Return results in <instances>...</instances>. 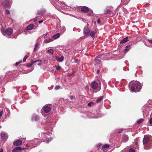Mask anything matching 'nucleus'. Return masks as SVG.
Instances as JSON below:
<instances>
[{
    "instance_id": "obj_52",
    "label": "nucleus",
    "mask_w": 152,
    "mask_h": 152,
    "mask_svg": "<svg viewBox=\"0 0 152 152\" xmlns=\"http://www.w3.org/2000/svg\"><path fill=\"white\" fill-rule=\"evenodd\" d=\"M100 72V70H97V74H98Z\"/></svg>"
},
{
    "instance_id": "obj_12",
    "label": "nucleus",
    "mask_w": 152,
    "mask_h": 152,
    "mask_svg": "<svg viewBox=\"0 0 152 152\" xmlns=\"http://www.w3.org/2000/svg\"><path fill=\"white\" fill-rule=\"evenodd\" d=\"M152 148V143H149L147 145L144 146V148L145 149H149Z\"/></svg>"
},
{
    "instance_id": "obj_5",
    "label": "nucleus",
    "mask_w": 152,
    "mask_h": 152,
    "mask_svg": "<svg viewBox=\"0 0 152 152\" xmlns=\"http://www.w3.org/2000/svg\"><path fill=\"white\" fill-rule=\"evenodd\" d=\"M1 137L2 138V140L4 142L8 138V135L6 133L2 132L1 133Z\"/></svg>"
},
{
    "instance_id": "obj_16",
    "label": "nucleus",
    "mask_w": 152,
    "mask_h": 152,
    "mask_svg": "<svg viewBox=\"0 0 152 152\" xmlns=\"http://www.w3.org/2000/svg\"><path fill=\"white\" fill-rule=\"evenodd\" d=\"M64 56H61V57H59L58 56H56V60L59 62L62 61L64 59Z\"/></svg>"
},
{
    "instance_id": "obj_33",
    "label": "nucleus",
    "mask_w": 152,
    "mask_h": 152,
    "mask_svg": "<svg viewBox=\"0 0 152 152\" xmlns=\"http://www.w3.org/2000/svg\"><path fill=\"white\" fill-rule=\"evenodd\" d=\"M110 11L109 9H107L104 12L105 13H110Z\"/></svg>"
},
{
    "instance_id": "obj_44",
    "label": "nucleus",
    "mask_w": 152,
    "mask_h": 152,
    "mask_svg": "<svg viewBox=\"0 0 152 152\" xmlns=\"http://www.w3.org/2000/svg\"><path fill=\"white\" fill-rule=\"evenodd\" d=\"M21 62V61L20 62H17V63H15V66H17V65H18Z\"/></svg>"
},
{
    "instance_id": "obj_20",
    "label": "nucleus",
    "mask_w": 152,
    "mask_h": 152,
    "mask_svg": "<svg viewBox=\"0 0 152 152\" xmlns=\"http://www.w3.org/2000/svg\"><path fill=\"white\" fill-rule=\"evenodd\" d=\"M53 38H51L48 39H46L44 41V42H45L46 43H48L51 42L53 41Z\"/></svg>"
},
{
    "instance_id": "obj_27",
    "label": "nucleus",
    "mask_w": 152,
    "mask_h": 152,
    "mask_svg": "<svg viewBox=\"0 0 152 152\" xmlns=\"http://www.w3.org/2000/svg\"><path fill=\"white\" fill-rule=\"evenodd\" d=\"M129 47H130L129 45H127V46H126V48L125 49H124V52L126 53V52H127L128 51H129V49H128V48H129Z\"/></svg>"
},
{
    "instance_id": "obj_22",
    "label": "nucleus",
    "mask_w": 152,
    "mask_h": 152,
    "mask_svg": "<svg viewBox=\"0 0 152 152\" xmlns=\"http://www.w3.org/2000/svg\"><path fill=\"white\" fill-rule=\"evenodd\" d=\"M122 138L125 142H127L128 140V137L126 135L123 136Z\"/></svg>"
},
{
    "instance_id": "obj_53",
    "label": "nucleus",
    "mask_w": 152,
    "mask_h": 152,
    "mask_svg": "<svg viewBox=\"0 0 152 152\" xmlns=\"http://www.w3.org/2000/svg\"><path fill=\"white\" fill-rule=\"evenodd\" d=\"M37 19L36 18H35V19H34V21H37Z\"/></svg>"
},
{
    "instance_id": "obj_49",
    "label": "nucleus",
    "mask_w": 152,
    "mask_h": 152,
    "mask_svg": "<svg viewBox=\"0 0 152 152\" xmlns=\"http://www.w3.org/2000/svg\"><path fill=\"white\" fill-rule=\"evenodd\" d=\"M43 22V20H41L40 21H38V22L39 23H42Z\"/></svg>"
},
{
    "instance_id": "obj_39",
    "label": "nucleus",
    "mask_w": 152,
    "mask_h": 152,
    "mask_svg": "<svg viewBox=\"0 0 152 152\" xmlns=\"http://www.w3.org/2000/svg\"><path fill=\"white\" fill-rule=\"evenodd\" d=\"M56 68L58 70H59L61 69V67L60 66H58L56 67Z\"/></svg>"
},
{
    "instance_id": "obj_26",
    "label": "nucleus",
    "mask_w": 152,
    "mask_h": 152,
    "mask_svg": "<svg viewBox=\"0 0 152 152\" xmlns=\"http://www.w3.org/2000/svg\"><path fill=\"white\" fill-rule=\"evenodd\" d=\"M61 31L62 34L64 33L66 31V28L64 26H63L61 29Z\"/></svg>"
},
{
    "instance_id": "obj_11",
    "label": "nucleus",
    "mask_w": 152,
    "mask_h": 152,
    "mask_svg": "<svg viewBox=\"0 0 152 152\" xmlns=\"http://www.w3.org/2000/svg\"><path fill=\"white\" fill-rule=\"evenodd\" d=\"M22 144V142L21 140H17L14 143V145L16 146L20 145Z\"/></svg>"
},
{
    "instance_id": "obj_21",
    "label": "nucleus",
    "mask_w": 152,
    "mask_h": 152,
    "mask_svg": "<svg viewBox=\"0 0 152 152\" xmlns=\"http://www.w3.org/2000/svg\"><path fill=\"white\" fill-rule=\"evenodd\" d=\"M32 61L30 63L28 64L27 65V66L29 68L30 67H31V66L33 64L35 63L36 61Z\"/></svg>"
},
{
    "instance_id": "obj_13",
    "label": "nucleus",
    "mask_w": 152,
    "mask_h": 152,
    "mask_svg": "<svg viewBox=\"0 0 152 152\" xmlns=\"http://www.w3.org/2000/svg\"><path fill=\"white\" fill-rule=\"evenodd\" d=\"M89 8L86 6H84L82 7L81 11L83 12H87L89 11Z\"/></svg>"
},
{
    "instance_id": "obj_42",
    "label": "nucleus",
    "mask_w": 152,
    "mask_h": 152,
    "mask_svg": "<svg viewBox=\"0 0 152 152\" xmlns=\"http://www.w3.org/2000/svg\"><path fill=\"white\" fill-rule=\"evenodd\" d=\"M69 98L71 100H73L74 98V97L72 96H71L69 97Z\"/></svg>"
},
{
    "instance_id": "obj_46",
    "label": "nucleus",
    "mask_w": 152,
    "mask_h": 152,
    "mask_svg": "<svg viewBox=\"0 0 152 152\" xmlns=\"http://www.w3.org/2000/svg\"><path fill=\"white\" fill-rule=\"evenodd\" d=\"M85 89L86 91L88 90V86H86L85 87Z\"/></svg>"
},
{
    "instance_id": "obj_14",
    "label": "nucleus",
    "mask_w": 152,
    "mask_h": 152,
    "mask_svg": "<svg viewBox=\"0 0 152 152\" xmlns=\"http://www.w3.org/2000/svg\"><path fill=\"white\" fill-rule=\"evenodd\" d=\"M129 41L128 37H127L123 39L120 42V44L124 43Z\"/></svg>"
},
{
    "instance_id": "obj_15",
    "label": "nucleus",
    "mask_w": 152,
    "mask_h": 152,
    "mask_svg": "<svg viewBox=\"0 0 152 152\" xmlns=\"http://www.w3.org/2000/svg\"><path fill=\"white\" fill-rule=\"evenodd\" d=\"M39 45L38 42H37L35 45V47L34 49V51L35 52L38 50L39 47Z\"/></svg>"
},
{
    "instance_id": "obj_43",
    "label": "nucleus",
    "mask_w": 152,
    "mask_h": 152,
    "mask_svg": "<svg viewBox=\"0 0 152 152\" xmlns=\"http://www.w3.org/2000/svg\"><path fill=\"white\" fill-rule=\"evenodd\" d=\"M123 129H119L118 131V133H120V132H121L122 131H123Z\"/></svg>"
},
{
    "instance_id": "obj_50",
    "label": "nucleus",
    "mask_w": 152,
    "mask_h": 152,
    "mask_svg": "<svg viewBox=\"0 0 152 152\" xmlns=\"http://www.w3.org/2000/svg\"><path fill=\"white\" fill-rule=\"evenodd\" d=\"M3 150L2 149H0V152H2Z\"/></svg>"
},
{
    "instance_id": "obj_2",
    "label": "nucleus",
    "mask_w": 152,
    "mask_h": 152,
    "mask_svg": "<svg viewBox=\"0 0 152 152\" xmlns=\"http://www.w3.org/2000/svg\"><path fill=\"white\" fill-rule=\"evenodd\" d=\"M140 88V83L135 82L133 83L130 89L132 92H137L139 91Z\"/></svg>"
},
{
    "instance_id": "obj_36",
    "label": "nucleus",
    "mask_w": 152,
    "mask_h": 152,
    "mask_svg": "<svg viewBox=\"0 0 152 152\" xmlns=\"http://www.w3.org/2000/svg\"><path fill=\"white\" fill-rule=\"evenodd\" d=\"M48 34V33H46L45 34H44L42 35V37H46Z\"/></svg>"
},
{
    "instance_id": "obj_34",
    "label": "nucleus",
    "mask_w": 152,
    "mask_h": 152,
    "mask_svg": "<svg viewBox=\"0 0 152 152\" xmlns=\"http://www.w3.org/2000/svg\"><path fill=\"white\" fill-rule=\"evenodd\" d=\"M60 87V86L59 85L56 86L55 87V89L56 90H58V89Z\"/></svg>"
},
{
    "instance_id": "obj_47",
    "label": "nucleus",
    "mask_w": 152,
    "mask_h": 152,
    "mask_svg": "<svg viewBox=\"0 0 152 152\" xmlns=\"http://www.w3.org/2000/svg\"><path fill=\"white\" fill-rule=\"evenodd\" d=\"M100 21V20L99 19H98L97 20V23L98 24H99Z\"/></svg>"
},
{
    "instance_id": "obj_45",
    "label": "nucleus",
    "mask_w": 152,
    "mask_h": 152,
    "mask_svg": "<svg viewBox=\"0 0 152 152\" xmlns=\"http://www.w3.org/2000/svg\"><path fill=\"white\" fill-rule=\"evenodd\" d=\"M39 139H36L35 140H34V142H35L34 143H36V142H37L38 141H39Z\"/></svg>"
},
{
    "instance_id": "obj_55",
    "label": "nucleus",
    "mask_w": 152,
    "mask_h": 152,
    "mask_svg": "<svg viewBox=\"0 0 152 152\" xmlns=\"http://www.w3.org/2000/svg\"><path fill=\"white\" fill-rule=\"evenodd\" d=\"M37 145H38L39 144V143L37 142Z\"/></svg>"
},
{
    "instance_id": "obj_28",
    "label": "nucleus",
    "mask_w": 152,
    "mask_h": 152,
    "mask_svg": "<svg viewBox=\"0 0 152 152\" xmlns=\"http://www.w3.org/2000/svg\"><path fill=\"white\" fill-rule=\"evenodd\" d=\"M103 98V97L102 96L99 97L96 100V102H99Z\"/></svg>"
},
{
    "instance_id": "obj_54",
    "label": "nucleus",
    "mask_w": 152,
    "mask_h": 152,
    "mask_svg": "<svg viewBox=\"0 0 152 152\" xmlns=\"http://www.w3.org/2000/svg\"><path fill=\"white\" fill-rule=\"evenodd\" d=\"M88 16H90L91 15V13H88Z\"/></svg>"
},
{
    "instance_id": "obj_8",
    "label": "nucleus",
    "mask_w": 152,
    "mask_h": 152,
    "mask_svg": "<svg viewBox=\"0 0 152 152\" xmlns=\"http://www.w3.org/2000/svg\"><path fill=\"white\" fill-rule=\"evenodd\" d=\"M149 138L148 136H145L143 140V143L144 145L146 144L148 142Z\"/></svg>"
},
{
    "instance_id": "obj_18",
    "label": "nucleus",
    "mask_w": 152,
    "mask_h": 152,
    "mask_svg": "<svg viewBox=\"0 0 152 152\" xmlns=\"http://www.w3.org/2000/svg\"><path fill=\"white\" fill-rule=\"evenodd\" d=\"M39 119V117L37 115H34L32 118V121L34 120L35 121H37Z\"/></svg>"
},
{
    "instance_id": "obj_10",
    "label": "nucleus",
    "mask_w": 152,
    "mask_h": 152,
    "mask_svg": "<svg viewBox=\"0 0 152 152\" xmlns=\"http://www.w3.org/2000/svg\"><path fill=\"white\" fill-rule=\"evenodd\" d=\"M20 147H18L14 148L12 151V152H20L22 149H24Z\"/></svg>"
},
{
    "instance_id": "obj_51",
    "label": "nucleus",
    "mask_w": 152,
    "mask_h": 152,
    "mask_svg": "<svg viewBox=\"0 0 152 152\" xmlns=\"http://www.w3.org/2000/svg\"><path fill=\"white\" fill-rule=\"evenodd\" d=\"M101 144H98V145H97V146L98 147H100V146H101Z\"/></svg>"
},
{
    "instance_id": "obj_4",
    "label": "nucleus",
    "mask_w": 152,
    "mask_h": 152,
    "mask_svg": "<svg viewBox=\"0 0 152 152\" xmlns=\"http://www.w3.org/2000/svg\"><path fill=\"white\" fill-rule=\"evenodd\" d=\"M103 56V54H101V55H99L96 58L95 60L94 63V65L96 66L99 64L100 62V60L99 58H102V57Z\"/></svg>"
},
{
    "instance_id": "obj_1",
    "label": "nucleus",
    "mask_w": 152,
    "mask_h": 152,
    "mask_svg": "<svg viewBox=\"0 0 152 152\" xmlns=\"http://www.w3.org/2000/svg\"><path fill=\"white\" fill-rule=\"evenodd\" d=\"M92 88L96 91V92L99 91L101 89V83L99 81L97 82L93 81L91 85Z\"/></svg>"
},
{
    "instance_id": "obj_17",
    "label": "nucleus",
    "mask_w": 152,
    "mask_h": 152,
    "mask_svg": "<svg viewBox=\"0 0 152 152\" xmlns=\"http://www.w3.org/2000/svg\"><path fill=\"white\" fill-rule=\"evenodd\" d=\"M34 27V25L33 24H30L26 28V29L28 30H31Z\"/></svg>"
},
{
    "instance_id": "obj_58",
    "label": "nucleus",
    "mask_w": 152,
    "mask_h": 152,
    "mask_svg": "<svg viewBox=\"0 0 152 152\" xmlns=\"http://www.w3.org/2000/svg\"><path fill=\"white\" fill-rule=\"evenodd\" d=\"M73 31H74V28L73 29Z\"/></svg>"
},
{
    "instance_id": "obj_7",
    "label": "nucleus",
    "mask_w": 152,
    "mask_h": 152,
    "mask_svg": "<svg viewBox=\"0 0 152 152\" xmlns=\"http://www.w3.org/2000/svg\"><path fill=\"white\" fill-rule=\"evenodd\" d=\"M12 1V0H4L2 4L4 7L7 6Z\"/></svg>"
},
{
    "instance_id": "obj_40",
    "label": "nucleus",
    "mask_w": 152,
    "mask_h": 152,
    "mask_svg": "<svg viewBox=\"0 0 152 152\" xmlns=\"http://www.w3.org/2000/svg\"><path fill=\"white\" fill-rule=\"evenodd\" d=\"M3 114V111H0V119L1 118V116Z\"/></svg>"
},
{
    "instance_id": "obj_9",
    "label": "nucleus",
    "mask_w": 152,
    "mask_h": 152,
    "mask_svg": "<svg viewBox=\"0 0 152 152\" xmlns=\"http://www.w3.org/2000/svg\"><path fill=\"white\" fill-rule=\"evenodd\" d=\"M90 32L89 29L87 28L86 26H85L84 30L83 33L85 35H89V32Z\"/></svg>"
},
{
    "instance_id": "obj_23",
    "label": "nucleus",
    "mask_w": 152,
    "mask_h": 152,
    "mask_svg": "<svg viewBox=\"0 0 152 152\" xmlns=\"http://www.w3.org/2000/svg\"><path fill=\"white\" fill-rule=\"evenodd\" d=\"M151 116H152V114L151 115ZM148 125H149L150 126H152V117H151V118L149 121L148 123Z\"/></svg>"
},
{
    "instance_id": "obj_57",
    "label": "nucleus",
    "mask_w": 152,
    "mask_h": 152,
    "mask_svg": "<svg viewBox=\"0 0 152 152\" xmlns=\"http://www.w3.org/2000/svg\"><path fill=\"white\" fill-rule=\"evenodd\" d=\"M91 12H93V11H92V10H91Z\"/></svg>"
},
{
    "instance_id": "obj_3",
    "label": "nucleus",
    "mask_w": 152,
    "mask_h": 152,
    "mask_svg": "<svg viewBox=\"0 0 152 152\" xmlns=\"http://www.w3.org/2000/svg\"><path fill=\"white\" fill-rule=\"evenodd\" d=\"M1 32L3 35H5L7 34L8 35H11L13 33V29L12 28H9L6 29L4 31L1 29Z\"/></svg>"
},
{
    "instance_id": "obj_6",
    "label": "nucleus",
    "mask_w": 152,
    "mask_h": 152,
    "mask_svg": "<svg viewBox=\"0 0 152 152\" xmlns=\"http://www.w3.org/2000/svg\"><path fill=\"white\" fill-rule=\"evenodd\" d=\"M43 110L45 113H49L51 110V108L50 106H48L47 105H45L43 108Z\"/></svg>"
},
{
    "instance_id": "obj_48",
    "label": "nucleus",
    "mask_w": 152,
    "mask_h": 152,
    "mask_svg": "<svg viewBox=\"0 0 152 152\" xmlns=\"http://www.w3.org/2000/svg\"><path fill=\"white\" fill-rule=\"evenodd\" d=\"M91 104H92V102H89V103H88V105L89 106H91Z\"/></svg>"
},
{
    "instance_id": "obj_41",
    "label": "nucleus",
    "mask_w": 152,
    "mask_h": 152,
    "mask_svg": "<svg viewBox=\"0 0 152 152\" xmlns=\"http://www.w3.org/2000/svg\"><path fill=\"white\" fill-rule=\"evenodd\" d=\"M147 41L151 44H152V40L149 39H148Z\"/></svg>"
},
{
    "instance_id": "obj_37",
    "label": "nucleus",
    "mask_w": 152,
    "mask_h": 152,
    "mask_svg": "<svg viewBox=\"0 0 152 152\" xmlns=\"http://www.w3.org/2000/svg\"><path fill=\"white\" fill-rule=\"evenodd\" d=\"M5 13L6 14H9L10 13V11L8 10H6L5 11Z\"/></svg>"
},
{
    "instance_id": "obj_29",
    "label": "nucleus",
    "mask_w": 152,
    "mask_h": 152,
    "mask_svg": "<svg viewBox=\"0 0 152 152\" xmlns=\"http://www.w3.org/2000/svg\"><path fill=\"white\" fill-rule=\"evenodd\" d=\"M37 61H36L35 62V63L36 62H37V64L39 66V65H41V60H37Z\"/></svg>"
},
{
    "instance_id": "obj_31",
    "label": "nucleus",
    "mask_w": 152,
    "mask_h": 152,
    "mask_svg": "<svg viewBox=\"0 0 152 152\" xmlns=\"http://www.w3.org/2000/svg\"><path fill=\"white\" fill-rule=\"evenodd\" d=\"M47 51L51 53L52 54H53V49H50L48 50Z\"/></svg>"
},
{
    "instance_id": "obj_30",
    "label": "nucleus",
    "mask_w": 152,
    "mask_h": 152,
    "mask_svg": "<svg viewBox=\"0 0 152 152\" xmlns=\"http://www.w3.org/2000/svg\"><path fill=\"white\" fill-rule=\"evenodd\" d=\"M143 121V119L142 118H141L137 121V122L138 124H140Z\"/></svg>"
},
{
    "instance_id": "obj_25",
    "label": "nucleus",
    "mask_w": 152,
    "mask_h": 152,
    "mask_svg": "<svg viewBox=\"0 0 152 152\" xmlns=\"http://www.w3.org/2000/svg\"><path fill=\"white\" fill-rule=\"evenodd\" d=\"M109 147V145L108 144H105L103 146L102 148V150L103 151H104V149L105 148H108Z\"/></svg>"
},
{
    "instance_id": "obj_24",
    "label": "nucleus",
    "mask_w": 152,
    "mask_h": 152,
    "mask_svg": "<svg viewBox=\"0 0 152 152\" xmlns=\"http://www.w3.org/2000/svg\"><path fill=\"white\" fill-rule=\"evenodd\" d=\"M95 34V32L94 31H91L89 35L92 37H94Z\"/></svg>"
},
{
    "instance_id": "obj_56",
    "label": "nucleus",
    "mask_w": 152,
    "mask_h": 152,
    "mask_svg": "<svg viewBox=\"0 0 152 152\" xmlns=\"http://www.w3.org/2000/svg\"><path fill=\"white\" fill-rule=\"evenodd\" d=\"M42 115H43L44 116H45V115H44L43 113H42Z\"/></svg>"
},
{
    "instance_id": "obj_38",
    "label": "nucleus",
    "mask_w": 152,
    "mask_h": 152,
    "mask_svg": "<svg viewBox=\"0 0 152 152\" xmlns=\"http://www.w3.org/2000/svg\"><path fill=\"white\" fill-rule=\"evenodd\" d=\"M52 140V138H50V139L49 138L48 139V141H47V142H46V143H48L50 141Z\"/></svg>"
},
{
    "instance_id": "obj_32",
    "label": "nucleus",
    "mask_w": 152,
    "mask_h": 152,
    "mask_svg": "<svg viewBox=\"0 0 152 152\" xmlns=\"http://www.w3.org/2000/svg\"><path fill=\"white\" fill-rule=\"evenodd\" d=\"M28 58V56L27 55H26L23 58V61L25 62L26 61V59Z\"/></svg>"
},
{
    "instance_id": "obj_35",
    "label": "nucleus",
    "mask_w": 152,
    "mask_h": 152,
    "mask_svg": "<svg viewBox=\"0 0 152 152\" xmlns=\"http://www.w3.org/2000/svg\"><path fill=\"white\" fill-rule=\"evenodd\" d=\"M129 152H135L133 148H131L129 150Z\"/></svg>"
},
{
    "instance_id": "obj_19",
    "label": "nucleus",
    "mask_w": 152,
    "mask_h": 152,
    "mask_svg": "<svg viewBox=\"0 0 152 152\" xmlns=\"http://www.w3.org/2000/svg\"><path fill=\"white\" fill-rule=\"evenodd\" d=\"M60 37V34L59 33H57L52 36V38L54 39H56L59 38Z\"/></svg>"
}]
</instances>
